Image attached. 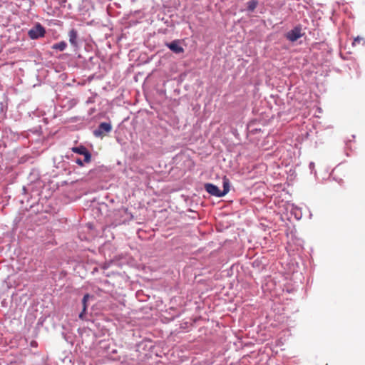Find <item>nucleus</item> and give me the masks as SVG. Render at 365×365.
I'll return each mask as SVG.
<instances>
[{
	"label": "nucleus",
	"instance_id": "f257e3e1",
	"mask_svg": "<svg viewBox=\"0 0 365 365\" xmlns=\"http://www.w3.org/2000/svg\"><path fill=\"white\" fill-rule=\"evenodd\" d=\"M46 34L45 28L40 24L36 23L28 31V36L31 39L36 40L42 38Z\"/></svg>",
	"mask_w": 365,
	"mask_h": 365
},
{
	"label": "nucleus",
	"instance_id": "f03ea898",
	"mask_svg": "<svg viewBox=\"0 0 365 365\" xmlns=\"http://www.w3.org/2000/svg\"><path fill=\"white\" fill-rule=\"evenodd\" d=\"M112 130V125L110 123L103 122L101 123L98 128L93 132L94 136L97 138H103L106 133H108Z\"/></svg>",
	"mask_w": 365,
	"mask_h": 365
},
{
	"label": "nucleus",
	"instance_id": "7ed1b4c3",
	"mask_svg": "<svg viewBox=\"0 0 365 365\" xmlns=\"http://www.w3.org/2000/svg\"><path fill=\"white\" fill-rule=\"evenodd\" d=\"M304 34L302 32V26H297L289 31H288L285 36L291 42H294L301 38Z\"/></svg>",
	"mask_w": 365,
	"mask_h": 365
},
{
	"label": "nucleus",
	"instance_id": "20e7f679",
	"mask_svg": "<svg viewBox=\"0 0 365 365\" xmlns=\"http://www.w3.org/2000/svg\"><path fill=\"white\" fill-rule=\"evenodd\" d=\"M72 150L76 153L83 155V161L85 163H88L91 162V154L86 147L82 145L78 147H74L72 148Z\"/></svg>",
	"mask_w": 365,
	"mask_h": 365
},
{
	"label": "nucleus",
	"instance_id": "39448f33",
	"mask_svg": "<svg viewBox=\"0 0 365 365\" xmlns=\"http://www.w3.org/2000/svg\"><path fill=\"white\" fill-rule=\"evenodd\" d=\"M68 36L71 46L74 48H78L79 47L78 31L75 29H72L69 31Z\"/></svg>",
	"mask_w": 365,
	"mask_h": 365
},
{
	"label": "nucleus",
	"instance_id": "423d86ee",
	"mask_svg": "<svg viewBox=\"0 0 365 365\" xmlns=\"http://www.w3.org/2000/svg\"><path fill=\"white\" fill-rule=\"evenodd\" d=\"M205 190L211 195L215 197H222L221 190L219 187L212 183L205 184Z\"/></svg>",
	"mask_w": 365,
	"mask_h": 365
},
{
	"label": "nucleus",
	"instance_id": "0eeeda50",
	"mask_svg": "<svg viewBox=\"0 0 365 365\" xmlns=\"http://www.w3.org/2000/svg\"><path fill=\"white\" fill-rule=\"evenodd\" d=\"M165 45L176 54L182 53L184 52L183 48L180 46V41L178 40L173 41L170 43H167Z\"/></svg>",
	"mask_w": 365,
	"mask_h": 365
},
{
	"label": "nucleus",
	"instance_id": "6e6552de",
	"mask_svg": "<svg viewBox=\"0 0 365 365\" xmlns=\"http://www.w3.org/2000/svg\"><path fill=\"white\" fill-rule=\"evenodd\" d=\"M67 47V43L64 41H60L58 43H56L51 46V48L53 50H56L59 51H63Z\"/></svg>",
	"mask_w": 365,
	"mask_h": 365
},
{
	"label": "nucleus",
	"instance_id": "1a4fd4ad",
	"mask_svg": "<svg viewBox=\"0 0 365 365\" xmlns=\"http://www.w3.org/2000/svg\"><path fill=\"white\" fill-rule=\"evenodd\" d=\"M230 191V182L229 180L225 178L223 179V190L221 191L222 195L225 196Z\"/></svg>",
	"mask_w": 365,
	"mask_h": 365
},
{
	"label": "nucleus",
	"instance_id": "9d476101",
	"mask_svg": "<svg viewBox=\"0 0 365 365\" xmlns=\"http://www.w3.org/2000/svg\"><path fill=\"white\" fill-rule=\"evenodd\" d=\"M258 4V1L257 0H250L247 3V10L249 11H253Z\"/></svg>",
	"mask_w": 365,
	"mask_h": 365
},
{
	"label": "nucleus",
	"instance_id": "9b49d317",
	"mask_svg": "<svg viewBox=\"0 0 365 365\" xmlns=\"http://www.w3.org/2000/svg\"><path fill=\"white\" fill-rule=\"evenodd\" d=\"M90 297H91V296L89 294H86L83 297L82 304H83V312H86L87 309V301L88 300V299Z\"/></svg>",
	"mask_w": 365,
	"mask_h": 365
},
{
	"label": "nucleus",
	"instance_id": "f8f14e48",
	"mask_svg": "<svg viewBox=\"0 0 365 365\" xmlns=\"http://www.w3.org/2000/svg\"><path fill=\"white\" fill-rule=\"evenodd\" d=\"M361 42H363V43H364L365 41L363 38H361L359 36H357L356 38H355L352 42V45L354 46H356L357 44H359Z\"/></svg>",
	"mask_w": 365,
	"mask_h": 365
},
{
	"label": "nucleus",
	"instance_id": "ddd939ff",
	"mask_svg": "<svg viewBox=\"0 0 365 365\" xmlns=\"http://www.w3.org/2000/svg\"><path fill=\"white\" fill-rule=\"evenodd\" d=\"M74 161L76 162V164L79 165L80 166H83L84 165V163H86L83 160L81 159V158H76L74 160Z\"/></svg>",
	"mask_w": 365,
	"mask_h": 365
},
{
	"label": "nucleus",
	"instance_id": "4468645a",
	"mask_svg": "<svg viewBox=\"0 0 365 365\" xmlns=\"http://www.w3.org/2000/svg\"><path fill=\"white\" fill-rule=\"evenodd\" d=\"M314 167H315L314 163L311 162V163H309V169H310V170H311V173H313V171H314Z\"/></svg>",
	"mask_w": 365,
	"mask_h": 365
},
{
	"label": "nucleus",
	"instance_id": "2eb2a0df",
	"mask_svg": "<svg viewBox=\"0 0 365 365\" xmlns=\"http://www.w3.org/2000/svg\"><path fill=\"white\" fill-rule=\"evenodd\" d=\"M86 312H83V309L82 310V312L79 314V316L78 317L81 319H84V314H85Z\"/></svg>",
	"mask_w": 365,
	"mask_h": 365
},
{
	"label": "nucleus",
	"instance_id": "dca6fc26",
	"mask_svg": "<svg viewBox=\"0 0 365 365\" xmlns=\"http://www.w3.org/2000/svg\"><path fill=\"white\" fill-rule=\"evenodd\" d=\"M23 191H24V192H26V187H23Z\"/></svg>",
	"mask_w": 365,
	"mask_h": 365
}]
</instances>
